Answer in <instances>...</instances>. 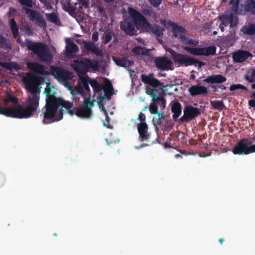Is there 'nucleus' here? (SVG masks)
<instances>
[{
  "label": "nucleus",
  "instance_id": "20e7f679",
  "mask_svg": "<svg viewBox=\"0 0 255 255\" xmlns=\"http://www.w3.org/2000/svg\"><path fill=\"white\" fill-rule=\"evenodd\" d=\"M16 41L22 47H26L29 50L35 54L40 61L49 63L52 61V54L46 44L33 42L28 39L23 42L20 37L17 38Z\"/></svg>",
  "mask_w": 255,
  "mask_h": 255
},
{
  "label": "nucleus",
  "instance_id": "a878e982",
  "mask_svg": "<svg viewBox=\"0 0 255 255\" xmlns=\"http://www.w3.org/2000/svg\"><path fill=\"white\" fill-rule=\"evenodd\" d=\"M171 110V112L173 113L172 116L173 119L174 121H176L181 114L182 106L179 102H174L172 104Z\"/></svg>",
  "mask_w": 255,
  "mask_h": 255
},
{
  "label": "nucleus",
  "instance_id": "de8ad7c7",
  "mask_svg": "<svg viewBox=\"0 0 255 255\" xmlns=\"http://www.w3.org/2000/svg\"><path fill=\"white\" fill-rule=\"evenodd\" d=\"M239 2L240 0H230L229 4L232 5V9L236 12H238L239 10Z\"/></svg>",
  "mask_w": 255,
  "mask_h": 255
},
{
  "label": "nucleus",
  "instance_id": "79ce46f5",
  "mask_svg": "<svg viewBox=\"0 0 255 255\" xmlns=\"http://www.w3.org/2000/svg\"><path fill=\"white\" fill-rule=\"evenodd\" d=\"M22 30L28 36L32 35L33 34V30L27 23L24 24L22 25Z\"/></svg>",
  "mask_w": 255,
  "mask_h": 255
},
{
  "label": "nucleus",
  "instance_id": "4d7b16f0",
  "mask_svg": "<svg viewBox=\"0 0 255 255\" xmlns=\"http://www.w3.org/2000/svg\"><path fill=\"white\" fill-rule=\"evenodd\" d=\"M90 84L93 89H94L99 83L96 79H91L90 78Z\"/></svg>",
  "mask_w": 255,
  "mask_h": 255
},
{
  "label": "nucleus",
  "instance_id": "f3484780",
  "mask_svg": "<svg viewBox=\"0 0 255 255\" xmlns=\"http://www.w3.org/2000/svg\"><path fill=\"white\" fill-rule=\"evenodd\" d=\"M252 54L250 52L246 50H239L233 53V60L235 63H243L247 60Z\"/></svg>",
  "mask_w": 255,
  "mask_h": 255
},
{
  "label": "nucleus",
  "instance_id": "a19ab883",
  "mask_svg": "<svg viewBox=\"0 0 255 255\" xmlns=\"http://www.w3.org/2000/svg\"><path fill=\"white\" fill-rule=\"evenodd\" d=\"M148 109L151 114L156 115L158 113V106L155 102H152L148 106Z\"/></svg>",
  "mask_w": 255,
  "mask_h": 255
},
{
  "label": "nucleus",
  "instance_id": "f257e3e1",
  "mask_svg": "<svg viewBox=\"0 0 255 255\" xmlns=\"http://www.w3.org/2000/svg\"><path fill=\"white\" fill-rule=\"evenodd\" d=\"M24 78L27 98L21 105L5 108L0 106V114L16 119H28L36 113L39 105L41 87L39 84L42 78L32 73H28Z\"/></svg>",
  "mask_w": 255,
  "mask_h": 255
},
{
  "label": "nucleus",
  "instance_id": "aec40b11",
  "mask_svg": "<svg viewBox=\"0 0 255 255\" xmlns=\"http://www.w3.org/2000/svg\"><path fill=\"white\" fill-rule=\"evenodd\" d=\"M188 92L192 96L207 94L208 89L206 87L197 85H192L188 89Z\"/></svg>",
  "mask_w": 255,
  "mask_h": 255
},
{
  "label": "nucleus",
  "instance_id": "58836bf2",
  "mask_svg": "<svg viewBox=\"0 0 255 255\" xmlns=\"http://www.w3.org/2000/svg\"><path fill=\"white\" fill-rule=\"evenodd\" d=\"M17 1L21 5L24 6L25 8H32L34 5L32 0H17Z\"/></svg>",
  "mask_w": 255,
  "mask_h": 255
},
{
  "label": "nucleus",
  "instance_id": "b1692460",
  "mask_svg": "<svg viewBox=\"0 0 255 255\" xmlns=\"http://www.w3.org/2000/svg\"><path fill=\"white\" fill-rule=\"evenodd\" d=\"M66 54L68 57H72L79 51L78 46L72 41L67 43L65 48Z\"/></svg>",
  "mask_w": 255,
  "mask_h": 255
},
{
  "label": "nucleus",
  "instance_id": "4468645a",
  "mask_svg": "<svg viewBox=\"0 0 255 255\" xmlns=\"http://www.w3.org/2000/svg\"><path fill=\"white\" fill-rule=\"evenodd\" d=\"M141 79L144 84H147L152 87L159 88L161 89L164 88L163 83L155 78L153 74H149L148 75L142 74Z\"/></svg>",
  "mask_w": 255,
  "mask_h": 255
},
{
  "label": "nucleus",
  "instance_id": "49530a36",
  "mask_svg": "<svg viewBox=\"0 0 255 255\" xmlns=\"http://www.w3.org/2000/svg\"><path fill=\"white\" fill-rule=\"evenodd\" d=\"M113 35V33L110 30H107L104 33L103 37L105 39V44H107L110 42L112 39Z\"/></svg>",
  "mask_w": 255,
  "mask_h": 255
},
{
  "label": "nucleus",
  "instance_id": "603ef678",
  "mask_svg": "<svg viewBox=\"0 0 255 255\" xmlns=\"http://www.w3.org/2000/svg\"><path fill=\"white\" fill-rule=\"evenodd\" d=\"M105 94L104 95H102V93L100 94V99L101 101H103L104 100L105 98H107L109 99H110L111 98V96L114 94V92H104Z\"/></svg>",
  "mask_w": 255,
  "mask_h": 255
},
{
  "label": "nucleus",
  "instance_id": "ddd939ff",
  "mask_svg": "<svg viewBox=\"0 0 255 255\" xmlns=\"http://www.w3.org/2000/svg\"><path fill=\"white\" fill-rule=\"evenodd\" d=\"M156 67L160 70H173V63L166 57H158L154 60Z\"/></svg>",
  "mask_w": 255,
  "mask_h": 255
},
{
  "label": "nucleus",
  "instance_id": "473e14b6",
  "mask_svg": "<svg viewBox=\"0 0 255 255\" xmlns=\"http://www.w3.org/2000/svg\"><path fill=\"white\" fill-rule=\"evenodd\" d=\"M0 66L8 70H15L17 71L19 69L18 65L14 62H2L0 61Z\"/></svg>",
  "mask_w": 255,
  "mask_h": 255
},
{
  "label": "nucleus",
  "instance_id": "3c124183",
  "mask_svg": "<svg viewBox=\"0 0 255 255\" xmlns=\"http://www.w3.org/2000/svg\"><path fill=\"white\" fill-rule=\"evenodd\" d=\"M113 59L117 65L123 67H125L126 65L125 63L126 59L116 58L115 57H114Z\"/></svg>",
  "mask_w": 255,
  "mask_h": 255
},
{
  "label": "nucleus",
  "instance_id": "0eeeda50",
  "mask_svg": "<svg viewBox=\"0 0 255 255\" xmlns=\"http://www.w3.org/2000/svg\"><path fill=\"white\" fill-rule=\"evenodd\" d=\"M173 60L175 63H177L180 66L187 67L191 65L196 66L201 68L204 65V63L199 61L194 58L184 55L181 53H175L173 56Z\"/></svg>",
  "mask_w": 255,
  "mask_h": 255
},
{
  "label": "nucleus",
  "instance_id": "bf43d9fd",
  "mask_svg": "<svg viewBox=\"0 0 255 255\" xmlns=\"http://www.w3.org/2000/svg\"><path fill=\"white\" fill-rule=\"evenodd\" d=\"M249 153L255 152V144L252 145V144L250 145H249V151L248 152Z\"/></svg>",
  "mask_w": 255,
  "mask_h": 255
},
{
  "label": "nucleus",
  "instance_id": "5fc2aeb1",
  "mask_svg": "<svg viewBox=\"0 0 255 255\" xmlns=\"http://www.w3.org/2000/svg\"><path fill=\"white\" fill-rule=\"evenodd\" d=\"M103 89V85L100 84L96 86V87L93 89L95 92L99 93L100 95L102 93V91Z\"/></svg>",
  "mask_w": 255,
  "mask_h": 255
},
{
  "label": "nucleus",
  "instance_id": "f704fd0d",
  "mask_svg": "<svg viewBox=\"0 0 255 255\" xmlns=\"http://www.w3.org/2000/svg\"><path fill=\"white\" fill-rule=\"evenodd\" d=\"M211 105L215 110L221 111L225 109V106L222 101L215 100L211 102Z\"/></svg>",
  "mask_w": 255,
  "mask_h": 255
},
{
  "label": "nucleus",
  "instance_id": "4c0bfd02",
  "mask_svg": "<svg viewBox=\"0 0 255 255\" xmlns=\"http://www.w3.org/2000/svg\"><path fill=\"white\" fill-rule=\"evenodd\" d=\"M229 21L230 26L231 27H235L238 24V18L232 13L229 14Z\"/></svg>",
  "mask_w": 255,
  "mask_h": 255
},
{
  "label": "nucleus",
  "instance_id": "e433bc0d",
  "mask_svg": "<svg viewBox=\"0 0 255 255\" xmlns=\"http://www.w3.org/2000/svg\"><path fill=\"white\" fill-rule=\"evenodd\" d=\"M156 115H157L158 117L157 120L156 121L154 118H153L152 120L154 125L155 126H161L163 124V122H161V120L162 119H164L166 117V115L163 113V112H158V113H157Z\"/></svg>",
  "mask_w": 255,
  "mask_h": 255
},
{
  "label": "nucleus",
  "instance_id": "2eb2a0df",
  "mask_svg": "<svg viewBox=\"0 0 255 255\" xmlns=\"http://www.w3.org/2000/svg\"><path fill=\"white\" fill-rule=\"evenodd\" d=\"M137 129L139 134V139L142 142L149 141L150 138L148 131V126L146 123H139L137 125Z\"/></svg>",
  "mask_w": 255,
  "mask_h": 255
},
{
  "label": "nucleus",
  "instance_id": "13d9d810",
  "mask_svg": "<svg viewBox=\"0 0 255 255\" xmlns=\"http://www.w3.org/2000/svg\"><path fill=\"white\" fill-rule=\"evenodd\" d=\"M125 63L126 65L125 66V68L129 67L133 64V61L132 60L129 59H125Z\"/></svg>",
  "mask_w": 255,
  "mask_h": 255
},
{
  "label": "nucleus",
  "instance_id": "09e8293b",
  "mask_svg": "<svg viewBox=\"0 0 255 255\" xmlns=\"http://www.w3.org/2000/svg\"><path fill=\"white\" fill-rule=\"evenodd\" d=\"M4 102L5 104H7L9 103L17 104L18 102V99L17 98L14 96L8 95L6 97V98L4 100Z\"/></svg>",
  "mask_w": 255,
  "mask_h": 255
},
{
  "label": "nucleus",
  "instance_id": "774afa93",
  "mask_svg": "<svg viewBox=\"0 0 255 255\" xmlns=\"http://www.w3.org/2000/svg\"><path fill=\"white\" fill-rule=\"evenodd\" d=\"M251 77H253V78H255V70H254L251 74Z\"/></svg>",
  "mask_w": 255,
  "mask_h": 255
},
{
  "label": "nucleus",
  "instance_id": "9d476101",
  "mask_svg": "<svg viewBox=\"0 0 255 255\" xmlns=\"http://www.w3.org/2000/svg\"><path fill=\"white\" fill-rule=\"evenodd\" d=\"M200 114L198 108L190 105H186L183 110V115L179 119L181 123H187L198 117Z\"/></svg>",
  "mask_w": 255,
  "mask_h": 255
},
{
  "label": "nucleus",
  "instance_id": "1a4fd4ad",
  "mask_svg": "<svg viewBox=\"0 0 255 255\" xmlns=\"http://www.w3.org/2000/svg\"><path fill=\"white\" fill-rule=\"evenodd\" d=\"M51 68L52 75L58 81H62L66 84H69L68 81L73 77L71 72L60 67L52 66Z\"/></svg>",
  "mask_w": 255,
  "mask_h": 255
},
{
  "label": "nucleus",
  "instance_id": "423d86ee",
  "mask_svg": "<svg viewBox=\"0 0 255 255\" xmlns=\"http://www.w3.org/2000/svg\"><path fill=\"white\" fill-rule=\"evenodd\" d=\"M72 67L78 75H84L90 68L95 71L98 70L99 62L96 60L87 58L75 59L72 64Z\"/></svg>",
  "mask_w": 255,
  "mask_h": 255
},
{
  "label": "nucleus",
  "instance_id": "4be33fe9",
  "mask_svg": "<svg viewBox=\"0 0 255 255\" xmlns=\"http://www.w3.org/2000/svg\"><path fill=\"white\" fill-rule=\"evenodd\" d=\"M227 80L226 78L222 75H212L205 79L203 81L210 84H222Z\"/></svg>",
  "mask_w": 255,
  "mask_h": 255
},
{
  "label": "nucleus",
  "instance_id": "dca6fc26",
  "mask_svg": "<svg viewBox=\"0 0 255 255\" xmlns=\"http://www.w3.org/2000/svg\"><path fill=\"white\" fill-rule=\"evenodd\" d=\"M27 67L35 73L41 75H48L50 72L46 70V68L43 65L37 62H27Z\"/></svg>",
  "mask_w": 255,
  "mask_h": 255
},
{
  "label": "nucleus",
  "instance_id": "338daca9",
  "mask_svg": "<svg viewBox=\"0 0 255 255\" xmlns=\"http://www.w3.org/2000/svg\"><path fill=\"white\" fill-rule=\"evenodd\" d=\"M250 98L252 99H255V92H253L250 95Z\"/></svg>",
  "mask_w": 255,
  "mask_h": 255
},
{
  "label": "nucleus",
  "instance_id": "6e6d98bb",
  "mask_svg": "<svg viewBox=\"0 0 255 255\" xmlns=\"http://www.w3.org/2000/svg\"><path fill=\"white\" fill-rule=\"evenodd\" d=\"M145 119L146 118L145 115L142 113H140L137 118V120L140 122V123H146L145 122Z\"/></svg>",
  "mask_w": 255,
  "mask_h": 255
},
{
  "label": "nucleus",
  "instance_id": "052dcab7",
  "mask_svg": "<svg viewBox=\"0 0 255 255\" xmlns=\"http://www.w3.org/2000/svg\"><path fill=\"white\" fill-rule=\"evenodd\" d=\"M15 12H16L15 9H14L12 7H10L9 8V12H8L9 17L12 16L14 14Z\"/></svg>",
  "mask_w": 255,
  "mask_h": 255
},
{
  "label": "nucleus",
  "instance_id": "e2e57ef3",
  "mask_svg": "<svg viewBox=\"0 0 255 255\" xmlns=\"http://www.w3.org/2000/svg\"><path fill=\"white\" fill-rule=\"evenodd\" d=\"M248 104L251 107L255 108V100H250L248 102Z\"/></svg>",
  "mask_w": 255,
  "mask_h": 255
},
{
  "label": "nucleus",
  "instance_id": "864d4df0",
  "mask_svg": "<svg viewBox=\"0 0 255 255\" xmlns=\"http://www.w3.org/2000/svg\"><path fill=\"white\" fill-rule=\"evenodd\" d=\"M148 0L150 2L151 4L155 7L158 6L161 2V0Z\"/></svg>",
  "mask_w": 255,
  "mask_h": 255
},
{
  "label": "nucleus",
  "instance_id": "680f3d73",
  "mask_svg": "<svg viewBox=\"0 0 255 255\" xmlns=\"http://www.w3.org/2000/svg\"><path fill=\"white\" fill-rule=\"evenodd\" d=\"M245 79L250 83H253L255 82V78L253 77H249L247 75L245 76Z\"/></svg>",
  "mask_w": 255,
  "mask_h": 255
},
{
  "label": "nucleus",
  "instance_id": "6ab92c4d",
  "mask_svg": "<svg viewBox=\"0 0 255 255\" xmlns=\"http://www.w3.org/2000/svg\"><path fill=\"white\" fill-rule=\"evenodd\" d=\"M78 83H81L85 93L87 94V97L91 98L90 89L89 86L90 84V77L88 75H78Z\"/></svg>",
  "mask_w": 255,
  "mask_h": 255
},
{
  "label": "nucleus",
  "instance_id": "bb28decb",
  "mask_svg": "<svg viewBox=\"0 0 255 255\" xmlns=\"http://www.w3.org/2000/svg\"><path fill=\"white\" fill-rule=\"evenodd\" d=\"M0 48L9 52L12 49V44L8 39L0 34Z\"/></svg>",
  "mask_w": 255,
  "mask_h": 255
},
{
  "label": "nucleus",
  "instance_id": "72a5a7b5",
  "mask_svg": "<svg viewBox=\"0 0 255 255\" xmlns=\"http://www.w3.org/2000/svg\"><path fill=\"white\" fill-rule=\"evenodd\" d=\"M179 41L187 45L196 46L198 44V41L189 38L185 36V35L182 37H181V39Z\"/></svg>",
  "mask_w": 255,
  "mask_h": 255
},
{
  "label": "nucleus",
  "instance_id": "ea45409f",
  "mask_svg": "<svg viewBox=\"0 0 255 255\" xmlns=\"http://www.w3.org/2000/svg\"><path fill=\"white\" fill-rule=\"evenodd\" d=\"M219 19L221 21L222 25L227 26L229 24V14H222L219 17Z\"/></svg>",
  "mask_w": 255,
  "mask_h": 255
},
{
  "label": "nucleus",
  "instance_id": "0e129e2a",
  "mask_svg": "<svg viewBox=\"0 0 255 255\" xmlns=\"http://www.w3.org/2000/svg\"><path fill=\"white\" fill-rule=\"evenodd\" d=\"M148 144H147V143H141L139 146H137L136 147V149H139L140 148H142V147H145V146H148Z\"/></svg>",
  "mask_w": 255,
  "mask_h": 255
},
{
  "label": "nucleus",
  "instance_id": "c03bdc74",
  "mask_svg": "<svg viewBox=\"0 0 255 255\" xmlns=\"http://www.w3.org/2000/svg\"><path fill=\"white\" fill-rule=\"evenodd\" d=\"M156 105L159 106L161 110H163L166 106V100L163 97H159L155 101Z\"/></svg>",
  "mask_w": 255,
  "mask_h": 255
},
{
  "label": "nucleus",
  "instance_id": "7ed1b4c3",
  "mask_svg": "<svg viewBox=\"0 0 255 255\" xmlns=\"http://www.w3.org/2000/svg\"><path fill=\"white\" fill-rule=\"evenodd\" d=\"M128 12L129 16L120 23L121 30L126 34L133 36L137 32L135 27L142 30V27L149 25L148 21L139 11L134 8L128 7Z\"/></svg>",
  "mask_w": 255,
  "mask_h": 255
},
{
  "label": "nucleus",
  "instance_id": "8fccbe9b",
  "mask_svg": "<svg viewBox=\"0 0 255 255\" xmlns=\"http://www.w3.org/2000/svg\"><path fill=\"white\" fill-rule=\"evenodd\" d=\"M238 89L247 90V88L245 86L240 84L232 85L230 87V90L231 91H234Z\"/></svg>",
  "mask_w": 255,
  "mask_h": 255
},
{
  "label": "nucleus",
  "instance_id": "5701e85b",
  "mask_svg": "<svg viewBox=\"0 0 255 255\" xmlns=\"http://www.w3.org/2000/svg\"><path fill=\"white\" fill-rule=\"evenodd\" d=\"M84 46L87 50L92 52L97 56H103L102 50L94 43L89 41H85L84 42Z\"/></svg>",
  "mask_w": 255,
  "mask_h": 255
},
{
  "label": "nucleus",
  "instance_id": "37998d69",
  "mask_svg": "<svg viewBox=\"0 0 255 255\" xmlns=\"http://www.w3.org/2000/svg\"><path fill=\"white\" fill-rule=\"evenodd\" d=\"M106 119L105 121H103V125L104 126L106 127L107 128L109 129H112L113 128V126L110 124L111 119L109 117L108 113L106 110L104 111Z\"/></svg>",
  "mask_w": 255,
  "mask_h": 255
},
{
  "label": "nucleus",
  "instance_id": "412c9836",
  "mask_svg": "<svg viewBox=\"0 0 255 255\" xmlns=\"http://www.w3.org/2000/svg\"><path fill=\"white\" fill-rule=\"evenodd\" d=\"M149 25L146 27H142V30L147 32H151L154 33L156 36L160 37L163 35L164 29L158 25H152L148 21Z\"/></svg>",
  "mask_w": 255,
  "mask_h": 255
},
{
  "label": "nucleus",
  "instance_id": "393cba45",
  "mask_svg": "<svg viewBox=\"0 0 255 255\" xmlns=\"http://www.w3.org/2000/svg\"><path fill=\"white\" fill-rule=\"evenodd\" d=\"M70 93L73 96V99L76 100V96L78 95H81L85 99V97H87L86 93H85L83 87L82 86L81 83H78V85L73 89H71Z\"/></svg>",
  "mask_w": 255,
  "mask_h": 255
},
{
  "label": "nucleus",
  "instance_id": "a18cd8bd",
  "mask_svg": "<svg viewBox=\"0 0 255 255\" xmlns=\"http://www.w3.org/2000/svg\"><path fill=\"white\" fill-rule=\"evenodd\" d=\"M104 92H114V88L111 82L109 80H107L103 85Z\"/></svg>",
  "mask_w": 255,
  "mask_h": 255
},
{
  "label": "nucleus",
  "instance_id": "7c9ffc66",
  "mask_svg": "<svg viewBox=\"0 0 255 255\" xmlns=\"http://www.w3.org/2000/svg\"><path fill=\"white\" fill-rule=\"evenodd\" d=\"M245 10L250 12L252 14H255V0H247L245 5Z\"/></svg>",
  "mask_w": 255,
  "mask_h": 255
},
{
  "label": "nucleus",
  "instance_id": "cd10ccee",
  "mask_svg": "<svg viewBox=\"0 0 255 255\" xmlns=\"http://www.w3.org/2000/svg\"><path fill=\"white\" fill-rule=\"evenodd\" d=\"M241 31L246 35H252L255 34V24L249 23L243 26Z\"/></svg>",
  "mask_w": 255,
  "mask_h": 255
},
{
  "label": "nucleus",
  "instance_id": "c756f323",
  "mask_svg": "<svg viewBox=\"0 0 255 255\" xmlns=\"http://www.w3.org/2000/svg\"><path fill=\"white\" fill-rule=\"evenodd\" d=\"M132 52L136 55H148L149 50L144 47L136 46L132 49Z\"/></svg>",
  "mask_w": 255,
  "mask_h": 255
},
{
  "label": "nucleus",
  "instance_id": "a211bd4d",
  "mask_svg": "<svg viewBox=\"0 0 255 255\" xmlns=\"http://www.w3.org/2000/svg\"><path fill=\"white\" fill-rule=\"evenodd\" d=\"M171 26L173 36L177 38L179 40L181 39V37L185 36L187 33L186 30L184 27L175 22H172Z\"/></svg>",
  "mask_w": 255,
  "mask_h": 255
},
{
  "label": "nucleus",
  "instance_id": "2f4dec72",
  "mask_svg": "<svg viewBox=\"0 0 255 255\" xmlns=\"http://www.w3.org/2000/svg\"><path fill=\"white\" fill-rule=\"evenodd\" d=\"M10 29L13 35L14 38H16L18 37L19 32L18 27L17 23L13 18L10 19Z\"/></svg>",
  "mask_w": 255,
  "mask_h": 255
},
{
  "label": "nucleus",
  "instance_id": "6e6552de",
  "mask_svg": "<svg viewBox=\"0 0 255 255\" xmlns=\"http://www.w3.org/2000/svg\"><path fill=\"white\" fill-rule=\"evenodd\" d=\"M183 49L185 51L196 56L213 55L215 54L216 51V48L215 46L206 47H190L185 46Z\"/></svg>",
  "mask_w": 255,
  "mask_h": 255
},
{
  "label": "nucleus",
  "instance_id": "c85d7f7f",
  "mask_svg": "<svg viewBox=\"0 0 255 255\" xmlns=\"http://www.w3.org/2000/svg\"><path fill=\"white\" fill-rule=\"evenodd\" d=\"M46 17L48 21L54 23L57 25H61V22L56 14L51 12L46 14Z\"/></svg>",
  "mask_w": 255,
  "mask_h": 255
},
{
  "label": "nucleus",
  "instance_id": "c9c22d12",
  "mask_svg": "<svg viewBox=\"0 0 255 255\" xmlns=\"http://www.w3.org/2000/svg\"><path fill=\"white\" fill-rule=\"evenodd\" d=\"M146 93L152 98V102H155L160 96L157 94V90L149 87L146 88Z\"/></svg>",
  "mask_w": 255,
  "mask_h": 255
},
{
  "label": "nucleus",
  "instance_id": "69168bd1",
  "mask_svg": "<svg viewBox=\"0 0 255 255\" xmlns=\"http://www.w3.org/2000/svg\"><path fill=\"white\" fill-rule=\"evenodd\" d=\"M92 38L95 41H97V39H98V33H96V34H93L92 36Z\"/></svg>",
  "mask_w": 255,
  "mask_h": 255
},
{
  "label": "nucleus",
  "instance_id": "39448f33",
  "mask_svg": "<svg viewBox=\"0 0 255 255\" xmlns=\"http://www.w3.org/2000/svg\"><path fill=\"white\" fill-rule=\"evenodd\" d=\"M94 106V101L90 97H85L80 107H73V104L65 101L63 108H65L70 115H76L82 119H90L92 115V108Z\"/></svg>",
  "mask_w": 255,
  "mask_h": 255
},
{
  "label": "nucleus",
  "instance_id": "f8f14e48",
  "mask_svg": "<svg viewBox=\"0 0 255 255\" xmlns=\"http://www.w3.org/2000/svg\"><path fill=\"white\" fill-rule=\"evenodd\" d=\"M254 139L252 140H249L248 139L244 138L239 141L233 149V152L235 154L244 155L248 154L249 145H251Z\"/></svg>",
  "mask_w": 255,
  "mask_h": 255
},
{
  "label": "nucleus",
  "instance_id": "f03ea898",
  "mask_svg": "<svg viewBox=\"0 0 255 255\" xmlns=\"http://www.w3.org/2000/svg\"><path fill=\"white\" fill-rule=\"evenodd\" d=\"M49 85L50 84L47 85L44 91L46 95V104L41 110V116H42V122L44 124L52 123L55 121H58L62 119L63 110L61 108L58 113L57 111L60 107H63L65 104V101L55 96L56 92L52 91Z\"/></svg>",
  "mask_w": 255,
  "mask_h": 255
},
{
  "label": "nucleus",
  "instance_id": "9b49d317",
  "mask_svg": "<svg viewBox=\"0 0 255 255\" xmlns=\"http://www.w3.org/2000/svg\"><path fill=\"white\" fill-rule=\"evenodd\" d=\"M22 9L26 14H29V19L32 21H35L40 27L45 28L46 22L41 14L36 10L23 7Z\"/></svg>",
  "mask_w": 255,
  "mask_h": 255
}]
</instances>
